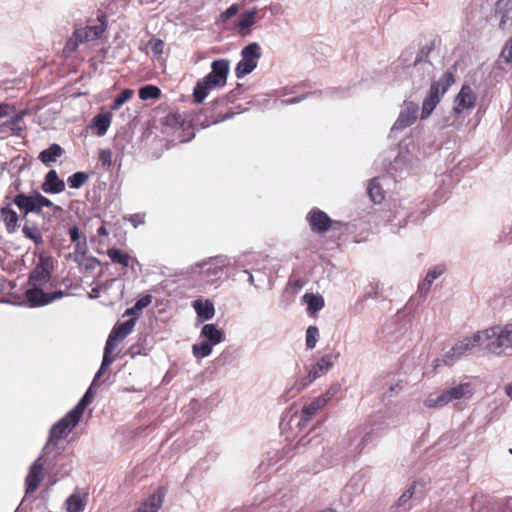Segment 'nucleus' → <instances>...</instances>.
<instances>
[{"label":"nucleus","mask_w":512,"mask_h":512,"mask_svg":"<svg viewBox=\"0 0 512 512\" xmlns=\"http://www.w3.org/2000/svg\"><path fill=\"white\" fill-rule=\"evenodd\" d=\"M52 270V257L43 252L40 253L38 263L29 275L28 282L31 285V288L27 289L25 292V297L30 307L45 306L64 296V293L61 290L51 293H45L43 291V287L51 279Z\"/></svg>","instance_id":"nucleus-1"},{"label":"nucleus","mask_w":512,"mask_h":512,"mask_svg":"<svg viewBox=\"0 0 512 512\" xmlns=\"http://www.w3.org/2000/svg\"><path fill=\"white\" fill-rule=\"evenodd\" d=\"M229 73V61L226 59L215 60L211 64V72L199 80L194 87L193 97L197 104H200L207 97L209 91L226 84Z\"/></svg>","instance_id":"nucleus-2"},{"label":"nucleus","mask_w":512,"mask_h":512,"mask_svg":"<svg viewBox=\"0 0 512 512\" xmlns=\"http://www.w3.org/2000/svg\"><path fill=\"white\" fill-rule=\"evenodd\" d=\"M137 319L130 318L125 322H118L112 328L104 347L103 360L99 371L97 372L94 382L100 378L108 367L113 363L115 358L112 356L113 351L118 343L123 341L134 329Z\"/></svg>","instance_id":"nucleus-3"},{"label":"nucleus","mask_w":512,"mask_h":512,"mask_svg":"<svg viewBox=\"0 0 512 512\" xmlns=\"http://www.w3.org/2000/svg\"><path fill=\"white\" fill-rule=\"evenodd\" d=\"M485 349L497 356L506 354L512 348V324L504 327H491L484 330Z\"/></svg>","instance_id":"nucleus-4"},{"label":"nucleus","mask_w":512,"mask_h":512,"mask_svg":"<svg viewBox=\"0 0 512 512\" xmlns=\"http://www.w3.org/2000/svg\"><path fill=\"white\" fill-rule=\"evenodd\" d=\"M455 82L454 73L446 71L439 81H433L430 86L429 94L423 101L421 118L430 116L441 97L447 92L449 87Z\"/></svg>","instance_id":"nucleus-5"},{"label":"nucleus","mask_w":512,"mask_h":512,"mask_svg":"<svg viewBox=\"0 0 512 512\" xmlns=\"http://www.w3.org/2000/svg\"><path fill=\"white\" fill-rule=\"evenodd\" d=\"M473 395V386L470 382L460 383L457 386L451 387L442 391L438 396H430L425 401V406L428 408L443 407L454 400L470 398Z\"/></svg>","instance_id":"nucleus-6"},{"label":"nucleus","mask_w":512,"mask_h":512,"mask_svg":"<svg viewBox=\"0 0 512 512\" xmlns=\"http://www.w3.org/2000/svg\"><path fill=\"white\" fill-rule=\"evenodd\" d=\"M241 56L242 59L235 68V75L239 79L250 74L257 67L258 60L262 56L259 44L256 42L248 44L242 49Z\"/></svg>","instance_id":"nucleus-7"},{"label":"nucleus","mask_w":512,"mask_h":512,"mask_svg":"<svg viewBox=\"0 0 512 512\" xmlns=\"http://www.w3.org/2000/svg\"><path fill=\"white\" fill-rule=\"evenodd\" d=\"M13 203L23 211L24 215L31 212L40 213L43 207H54L50 199L36 191L32 195L17 194L13 199Z\"/></svg>","instance_id":"nucleus-8"},{"label":"nucleus","mask_w":512,"mask_h":512,"mask_svg":"<svg viewBox=\"0 0 512 512\" xmlns=\"http://www.w3.org/2000/svg\"><path fill=\"white\" fill-rule=\"evenodd\" d=\"M80 420L81 418L70 410L62 419L52 426L47 446L50 443H54L68 436Z\"/></svg>","instance_id":"nucleus-9"},{"label":"nucleus","mask_w":512,"mask_h":512,"mask_svg":"<svg viewBox=\"0 0 512 512\" xmlns=\"http://www.w3.org/2000/svg\"><path fill=\"white\" fill-rule=\"evenodd\" d=\"M485 346L484 331L477 332L471 337H466L462 341L455 344L450 351L445 355V359H453V357H460L464 352L472 349L475 346ZM447 363V360H445Z\"/></svg>","instance_id":"nucleus-10"},{"label":"nucleus","mask_w":512,"mask_h":512,"mask_svg":"<svg viewBox=\"0 0 512 512\" xmlns=\"http://www.w3.org/2000/svg\"><path fill=\"white\" fill-rule=\"evenodd\" d=\"M333 365V357L330 354L324 355L321 359L315 363L310 369L307 377L303 378L300 382V386L296 389V393L300 392L315 379L326 373Z\"/></svg>","instance_id":"nucleus-11"},{"label":"nucleus","mask_w":512,"mask_h":512,"mask_svg":"<svg viewBox=\"0 0 512 512\" xmlns=\"http://www.w3.org/2000/svg\"><path fill=\"white\" fill-rule=\"evenodd\" d=\"M307 222L314 233L322 234L327 232L333 225L332 219L319 208H313L307 214Z\"/></svg>","instance_id":"nucleus-12"},{"label":"nucleus","mask_w":512,"mask_h":512,"mask_svg":"<svg viewBox=\"0 0 512 512\" xmlns=\"http://www.w3.org/2000/svg\"><path fill=\"white\" fill-rule=\"evenodd\" d=\"M477 95L469 85H463L454 99L453 111L457 114L474 108Z\"/></svg>","instance_id":"nucleus-13"},{"label":"nucleus","mask_w":512,"mask_h":512,"mask_svg":"<svg viewBox=\"0 0 512 512\" xmlns=\"http://www.w3.org/2000/svg\"><path fill=\"white\" fill-rule=\"evenodd\" d=\"M418 111V104L414 102L405 103L399 114V117L394 123V128L400 130L412 125L417 119Z\"/></svg>","instance_id":"nucleus-14"},{"label":"nucleus","mask_w":512,"mask_h":512,"mask_svg":"<svg viewBox=\"0 0 512 512\" xmlns=\"http://www.w3.org/2000/svg\"><path fill=\"white\" fill-rule=\"evenodd\" d=\"M43 479V464L41 459H37L30 467L28 475L25 480L26 493L31 494L35 492Z\"/></svg>","instance_id":"nucleus-15"},{"label":"nucleus","mask_w":512,"mask_h":512,"mask_svg":"<svg viewBox=\"0 0 512 512\" xmlns=\"http://www.w3.org/2000/svg\"><path fill=\"white\" fill-rule=\"evenodd\" d=\"M228 264V259L226 256H215L211 257L208 260H204L200 264V268L203 273L207 275L219 276L223 273L224 267Z\"/></svg>","instance_id":"nucleus-16"},{"label":"nucleus","mask_w":512,"mask_h":512,"mask_svg":"<svg viewBox=\"0 0 512 512\" xmlns=\"http://www.w3.org/2000/svg\"><path fill=\"white\" fill-rule=\"evenodd\" d=\"M495 14L500 16L499 27L506 30L512 25V0H498L495 5Z\"/></svg>","instance_id":"nucleus-17"},{"label":"nucleus","mask_w":512,"mask_h":512,"mask_svg":"<svg viewBox=\"0 0 512 512\" xmlns=\"http://www.w3.org/2000/svg\"><path fill=\"white\" fill-rule=\"evenodd\" d=\"M163 488H158L148 499L143 501L134 512H158L164 500Z\"/></svg>","instance_id":"nucleus-18"},{"label":"nucleus","mask_w":512,"mask_h":512,"mask_svg":"<svg viewBox=\"0 0 512 512\" xmlns=\"http://www.w3.org/2000/svg\"><path fill=\"white\" fill-rule=\"evenodd\" d=\"M41 189L45 193L58 194L65 190V183L58 177L55 170H50L45 176Z\"/></svg>","instance_id":"nucleus-19"},{"label":"nucleus","mask_w":512,"mask_h":512,"mask_svg":"<svg viewBox=\"0 0 512 512\" xmlns=\"http://www.w3.org/2000/svg\"><path fill=\"white\" fill-rule=\"evenodd\" d=\"M329 399V397L323 395L315 398L309 404L305 405L301 412V420L304 422L310 421L319 410L326 406Z\"/></svg>","instance_id":"nucleus-20"},{"label":"nucleus","mask_w":512,"mask_h":512,"mask_svg":"<svg viewBox=\"0 0 512 512\" xmlns=\"http://www.w3.org/2000/svg\"><path fill=\"white\" fill-rule=\"evenodd\" d=\"M0 217L8 233H14L17 230L19 217L10 204L1 207Z\"/></svg>","instance_id":"nucleus-21"},{"label":"nucleus","mask_w":512,"mask_h":512,"mask_svg":"<svg viewBox=\"0 0 512 512\" xmlns=\"http://www.w3.org/2000/svg\"><path fill=\"white\" fill-rule=\"evenodd\" d=\"M105 27L103 24L95 26H87L83 29H77L74 31V36L80 41H92L101 37Z\"/></svg>","instance_id":"nucleus-22"},{"label":"nucleus","mask_w":512,"mask_h":512,"mask_svg":"<svg viewBox=\"0 0 512 512\" xmlns=\"http://www.w3.org/2000/svg\"><path fill=\"white\" fill-rule=\"evenodd\" d=\"M63 153V148L59 144L53 143L47 149L41 151L38 158L43 164L49 165L56 162Z\"/></svg>","instance_id":"nucleus-23"},{"label":"nucleus","mask_w":512,"mask_h":512,"mask_svg":"<svg viewBox=\"0 0 512 512\" xmlns=\"http://www.w3.org/2000/svg\"><path fill=\"white\" fill-rule=\"evenodd\" d=\"M193 307L198 316L204 320L212 319L215 314L214 306L209 300L204 302L202 300H195L193 302Z\"/></svg>","instance_id":"nucleus-24"},{"label":"nucleus","mask_w":512,"mask_h":512,"mask_svg":"<svg viewBox=\"0 0 512 512\" xmlns=\"http://www.w3.org/2000/svg\"><path fill=\"white\" fill-rule=\"evenodd\" d=\"M201 335L205 337L209 343L217 345L223 340V332L214 324H206L201 330Z\"/></svg>","instance_id":"nucleus-25"},{"label":"nucleus","mask_w":512,"mask_h":512,"mask_svg":"<svg viewBox=\"0 0 512 512\" xmlns=\"http://www.w3.org/2000/svg\"><path fill=\"white\" fill-rule=\"evenodd\" d=\"M445 271V267L443 265L435 266L433 269L428 271L424 281L419 285L420 293H427L430 289L432 283L441 276Z\"/></svg>","instance_id":"nucleus-26"},{"label":"nucleus","mask_w":512,"mask_h":512,"mask_svg":"<svg viewBox=\"0 0 512 512\" xmlns=\"http://www.w3.org/2000/svg\"><path fill=\"white\" fill-rule=\"evenodd\" d=\"M22 233L27 239L33 241L37 247L44 244L43 234L36 224H25L22 228Z\"/></svg>","instance_id":"nucleus-27"},{"label":"nucleus","mask_w":512,"mask_h":512,"mask_svg":"<svg viewBox=\"0 0 512 512\" xmlns=\"http://www.w3.org/2000/svg\"><path fill=\"white\" fill-rule=\"evenodd\" d=\"M107 255L113 263L122 265L124 267L130 266L131 262L134 260L128 253L123 252L117 248L108 249Z\"/></svg>","instance_id":"nucleus-28"},{"label":"nucleus","mask_w":512,"mask_h":512,"mask_svg":"<svg viewBox=\"0 0 512 512\" xmlns=\"http://www.w3.org/2000/svg\"><path fill=\"white\" fill-rule=\"evenodd\" d=\"M304 299L307 303V311L311 314L316 313L324 307V300L320 295L305 294Z\"/></svg>","instance_id":"nucleus-29"},{"label":"nucleus","mask_w":512,"mask_h":512,"mask_svg":"<svg viewBox=\"0 0 512 512\" xmlns=\"http://www.w3.org/2000/svg\"><path fill=\"white\" fill-rule=\"evenodd\" d=\"M368 194H369L370 199L374 203H381L384 200V198H385L384 191L382 190L381 186L377 182V179L374 178L369 182Z\"/></svg>","instance_id":"nucleus-30"},{"label":"nucleus","mask_w":512,"mask_h":512,"mask_svg":"<svg viewBox=\"0 0 512 512\" xmlns=\"http://www.w3.org/2000/svg\"><path fill=\"white\" fill-rule=\"evenodd\" d=\"M93 398L94 394L92 392V389L89 388L84 394V396L81 398V400L78 402V404L71 411H73L77 416L82 418L85 409L93 401Z\"/></svg>","instance_id":"nucleus-31"},{"label":"nucleus","mask_w":512,"mask_h":512,"mask_svg":"<svg viewBox=\"0 0 512 512\" xmlns=\"http://www.w3.org/2000/svg\"><path fill=\"white\" fill-rule=\"evenodd\" d=\"M68 512H82L85 508L83 498L79 494H72L66 500Z\"/></svg>","instance_id":"nucleus-32"},{"label":"nucleus","mask_w":512,"mask_h":512,"mask_svg":"<svg viewBox=\"0 0 512 512\" xmlns=\"http://www.w3.org/2000/svg\"><path fill=\"white\" fill-rule=\"evenodd\" d=\"M161 90L154 85H145L139 89V98L141 100L159 99Z\"/></svg>","instance_id":"nucleus-33"},{"label":"nucleus","mask_w":512,"mask_h":512,"mask_svg":"<svg viewBox=\"0 0 512 512\" xmlns=\"http://www.w3.org/2000/svg\"><path fill=\"white\" fill-rule=\"evenodd\" d=\"M93 124L99 136L104 135L110 125V115L98 114L93 118Z\"/></svg>","instance_id":"nucleus-34"},{"label":"nucleus","mask_w":512,"mask_h":512,"mask_svg":"<svg viewBox=\"0 0 512 512\" xmlns=\"http://www.w3.org/2000/svg\"><path fill=\"white\" fill-rule=\"evenodd\" d=\"M134 94L132 89H124L114 100L111 105L112 110H118L125 102L130 100Z\"/></svg>","instance_id":"nucleus-35"},{"label":"nucleus","mask_w":512,"mask_h":512,"mask_svg":"<svg viewBox=\"0 0 512 512\" xmlns=\"http://www.w3.org/2000/svg\"><path fill=\"white\" fill-rule=\"evenodd\" d=\"M88 175L84 172H76L69 176L67 179L68 185L71 188L78 189L86 183Z\"/></svg>","instance_id":"nucleus-36"},{"label":"nucleus","mask_w":512,"mask_h":512,"mask_svg":"<svg viewBox=\"0 0 512 512\" xmlns=\"http://www.w3.org/2000/svg\"><path fill=\"white\" fill-rule=\"evenodd\" d=\"M213 344L209 342H203L200 344L193 345V354L197 358H204L211 354Z\"/></svg>","instance_id":"nucleus-37"},{"label":"nucleus","mask_w":512,"mask_h":512,"mask_svg":"<svg viewBox=\"0 0 512 512\" xmlns=\"http://www.w3.org/2000/svg\"><path fill=\"white\" fill-rule=\"evenodd\" d=\"M256 14H257V11L252 10V11H248V12L244 13L243 15H241L239 22H238V27H239L240 31H242L246 28H249L250 26H252L255 23Z\"/></svg>","instance_id":"nucleus-38"},{"label":"nucleus","mask_w":512,"mask_h":512,"mask_svg":"<svg viewBox=\"0 0 512 512\" xmlns=\"http://www.w3.org/2000/svg\"><path fill=\"white\" fill-rule=\"evenodd\" d=\"M319 336V330L316 326H309L306 330V346L313 349L316 346Z\"/></svg>","instance_id":"nucleus-39"},{"label":"nucleus","mask_w":512,"mask_h":512,"mask_svg":"<svg viewBox=\"0 0 512 512\" xmlns=\"http://www.w3.org/2000/svg\"><path fill=\"white\" fill-rule=\"evenodd\" d=\"M436 46V40H433L430 42L429 45L423 47L418 55L416 56V59L414 61V66L418 65L421 61H423L424 58H427L429 54L434 50Z\"/></svg>","instance_id":"nucleus-40"},{"label":"nucleus","mask_w":512,"mask_h":512,"mask_svg":"<svg viewBox=\"0 0 512 512\" xmlns=\"http://www.w3.org/2000/svg\"><path fill=\"white\" fill-rule=\"evenodd\" d=\"M98 160L103 167L110 168L112 165V153L109 149H101L98 152Z\"/></svg>","instance_id":"nucleus-41"},{"label":"nucleus","mask_w":512,"mask_h":512,"mask_svg":"<svg viewBox=\"0 0 512 512\" xmlns=\"http://www.w3.org/2000/svg\"><path fill=\"white\" fill-rule=\"evenodd\" d=\"M415 486L416 482H414L408 489H406L402 495L399 497L397 505L403 506L405 505L409 500L412 499L414 493H415Z\"/></svg>","instance_id":"nucleus-42"},{"label":"nucleus","mask_w":512,"mask_h":512,"mask_svg":"<svg viewBox=\"0 0 512 512\" xmlns=\"http://www.w3.org/2000/svg\"><path fill=\"white\" fill-rule=\"evenodd\" d=\"M164 42L159 38H152L149 41V46L155 56H160L164 50Z\"/></svg>","instance_id":"nucleus-43"},{"label":"nucleus","mask_w":512,"mask_h":512,"mask_svg":"<svg viewBox=\"0 0 512 512\" xmlns=\"http://www.w3.org/2000/svg\"><path fill=\"white\" fill-rule=\"evenodd\" d=\"M145 218V213H134L129 215L125 219L128 220L134 228H137L138 226L145 223Z\"/></svg>","instance_id":"nucleus-44"},{"label":"nucleus","mask_w":512,"mask_h":512,"mask_svg":"<svg viewBox=\"0 0 512 512\" xmlns=\"http://www.w3.org/2000/svg\"><path fill=\"white\" fill-rule=\"evenodd\" d=\"M500 57L506 63H510L512 61V37L504 45V47L501 51Z\"/></svg>","instance_id":"nucleus-45"},{"label":"nucleus","mask_w":512,"mask_h":512,"mask_svg":"<svg viewBox=\"0 0 512 512\" xmlns=\"http://www.w3.org/2000/svg\"><path fill=\"white\" fill-rule=\"evenodd\" d=\"M12 288L11 282L4 278L0 279V302L6 301V296Z\"/></svg>","instance_id":"nucleus-46"},{"label":"nucleus","mask_w":512,"mask_h":512,"mask_svg":"<svg viewBox=\"0 0 512 512\" xmlns=\"http://www.w3.org/2000/svg\"><path fill=\"white\" fill-rule=\"evenodd\" d=\"M68 233H69L71 242L75 246V250L78 251L80 249V238H81L78 227L73 226V227L69 228Z\"/></svg>","instance_id":"nucleus-47"},{"label":"nucleus","mask_w":512,"mask_h":512,"mask_svg":"<svg viewBox=\"0 0 512 512\" xmlns=\"http://www.w3.org/2000/svg\"><path fill=\"white\" fill-rule=\"evenodd\" d=\"M152 302V296L151 295H145L137 300V302L134 304L135 310H142L143 308L149 306Z\"/></svg>","instance_id":"nucleus-48"},{"label":"nucleus","mask_w":512,"mask_h":512,"mask_svg":"<svg viewBox=\"0 0 512 512\" xmlns=\"http://www.w3.org/2000/svg\"><path fill=\"white\" fill-rule=\"evenodd\" d=\"M84 41H80L78 40L74 35L72 38H70L67 42H66V45L64 47V52L66 53H71L73 51L76 50V48L78 47L79 43H83Z\"/></svg>","instance_id":"nucleus-49"},{"label":"nucleus","mask_w":512,"mask_h":512,"mask_svg":"<svg viewBox=\"0 0 512 512\" xmlns=\"http://www.w3.org/2000/svg\"><path fill=\"white\" fill-rule=\"evenodd\" d=\"M238 12V6L236 4L231 5L224 12L221 13L220 17L222 21H227L228 19L235 16Z\"/></svg>","instance_id":"nucleus-50"},{"label":"nucleus","mask_w":512,"mask_h":512,"mask_svg":"<svg viewBox=\"0 0 512 512\" xmlns=\"http://www.w3.org/2000/svg\"><path fill=\"white\" fill-rule=\"evenodd\" d=\"M501 512H512V498L508 499L502 506H499Z\"/></svg>","instance_id":"nucleus-51"},{"label":"nucleus","mask_w":512,"mask_h":512,"mask_svg":"<svg viewBox=\"0 0 512 512\" xmlns=\"http://www.w3.org/2000/svg\"><path fill=\"white\" fill-rule=\"evenodd\" d=\"M10 106L5 103H0V118L9 115Z\"/></svg>","instance_id":"nucleus-52"},{"label":"nucleus","mask_w":512,"mask_h":512,"mask_svg":"<svg viewBox=\"0 0 512 512\" xmlns=\"http://www.w3.org/2000/svg\"><path fill=\"white\" fill-rule=\"evenodd\" d=\"M97 234L99 236H108L109 235V232L107 230V228L105 227V225H102L100 226L98 229H97Z\"/></svg>","instance_id":"nucleus-53"},{"label":"nucleus","mask_w":512,"mask_h":512,"mask_svg":"<svg viewBox=\"0 0 512 512\" xmlns=\"http://www.w3.org/2000/svg\"><path fill=\"white\" fill-rule=\"evenodd\" d=\"M139 312H140V310H135V309H134V306H133V307H131V308H129V309H127V310L125 311V315L138 314Z\"/></svg>","instance_id":"nucleus-54"},{"label":"nucleus","mask_w":512,"mask_h":512,"mask_svg":"<svg viewBox=\"0 0 512 512\" xmlns=\"http://www.w3.org/2000/svg\"><path fill=\"white\" fill-rule=\"evenodd\" d=\"M506 394L512 399V384H509L505 388Z\"/></svg>","instance_id":"nucleus-55"},{"label":"nucleus","mask_w":512,"mask_h":512,"mask_svg":"<svg viewBox=\"0 0 512 512\" xmlns=\"http://www.w3.org/2000/svg\"><path fill=\"white\" fill-rule=\"evenodd\" d=\"M98 289L94 288L92 289V294L90 295L91 298L97 297Z\"/></svg>","instance_id":"nucleus-56"},{"label":"nucleus","mask_w":512,"mask_h":512,"mask_svg":"<svg viewBox=\"0 0 512 512\" xmlns=\"http://www.w3.org/2000/svg\"><path fill=\"white\" fill-rule=\"evenodd\" d=\"M509 453L512 454V449H509Z\"/></svg>","instance_id":"nucleus-57"}]
</instances>
